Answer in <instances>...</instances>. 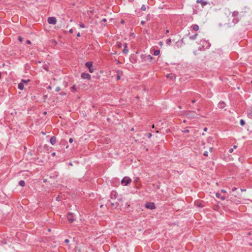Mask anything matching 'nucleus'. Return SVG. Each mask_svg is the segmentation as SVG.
I'll use <instances>...</instances> for the list:
<instances>
[{
    "label": "nucleus",
    "instance_id": "obj_1",
    "mask_svg": "<svg viewBox=\"0 0 252 252\" xmlns=\"http://www.w3.org/2000/svg\"><path fill=\"white\" fill-rule=\"evenodd\" d=\"M131 182V179L128 177H125L121 181V184L123 186H127Z\"/></svg>",
    "mask_w": 252,
    "mask_h": 252
},
{
    "label": "nucleus",
    "instance_id": "obj_2",
    "mask_svg": "<svg viewBox=\"0 0 252 252\" xmlns=\"http://www.w3.org/2000/svg\"><path fill=\"white\" fill-rule=\"evenodd\" d=\"M201 43L202 45V48L204 49H208L211 46V43L206 40H201Z\"/></svg>",
    "mask_w": 252,
    "mask_h": 252
},
{
    "label": "nucleus",
    "instance_id": "obj_3",
    "mask_svg": "<svg viewBox=\"0 0 252 252\" xmlns=\"http://www.w3.org/2000/svg\"><path fill=\"white\" fill-rule=\"evenodd\" d=\"M67 218L68 221L72 223L75 220V217L73 213H68L67 215Z\"/></svg>",
    "mask_w": 252,
    "mask_h": 252
},
{
    "label": "nucleus",
    "instance_id": "obj_4",
    "mask_svg": "<svg viewBox=\"0 0 252 252\" xmlns=\"http://www.w3.org/2000/svg\"><path fill=\"white\" fill-rule=\"evenodd\" d=\"M85 66L89 68V71L91 73L94 72V69L93 68V63L91 62H88L85 63Z\"/></svg>",
    "mask_w": 252,
    "mask_h": 252
},
{
    "label": "nucleus",
    "instance_id": "obj_5",
    "mask_svg": "<svg viewBox=\"0 0 252 252\" xmlns=\"http://www.w3.org/2000/svg\"><path fill=\"white\" fill-rule=\"evenodd\" d=\"M145 207L147 209L153 210L156 208V206L153 202H147L145 204Z\"/></svg>",
    "mask_w": 252,
    "mask_h": 252
},
{
    "label": "nucleus",
    "instance_id": "obj_6",
    "mask_svg": "<svg viewBox=\"0 0 252 252\" xmlns=\"http://www.w3.org/2000/svg\"><path fill=\"white\" fill-rule=\"evenodd\" d=\"M81 77L82 78L84 79H87L88 80H90L91 78V76L88 73L83 72L81 74Z\"/></svg>",
    "mask_w": 252,
    "mask_h": 252
},
{
    "label": "nucleus",
    "instance_id": "obj_7",
    "mask_svg": "<svg viewBox=\"0 0 252 252\" xmlns=\"http://www.w3.org/2000/svg\"><path fill=\"white\" fill-rule=\"evenodd\" d=\"M47 21L50 24H56L57 23L56 18L54 17H50L48 18Z\"/></svg>",
    "mask_w": 252,
    "mask_h": 252
},
{
    "label": "nucleus",
    "instance_id": "obj_8",
    "mask_svg": "<svg viewBox=\"0 0 252 252\" xmlns=\"http://www.w3.org/2000/svg\"><path fill=\"white\" fill-rule=\"evenodd\" d=\"M118 194L115 190H112L110 193V198L112 199H115L117 198Z\"/></svg>",
    "mask_w": 252,
    "mask_h": 252
},
{
    "label": "nucleus",
    "instance_id": "obj_9",
    "mask_svg": "<svg viewBox=\"0 0 252 252\" xmlns=\"http://www.w3.org/2000/svg\"><path fill=\"white\" fill-rule=\"evenodd\" d=\"M196 3H201V6L202 7H204V6H205L207 3L208 2L204 0H196Z\"/></svg>",
    "mask_w": 252,
    "mask_h": 252
},
{
    "label": "nucleus",
    "instance_id": "obj_10",
    "mask_svg": "<svg viewBox=\"0 0 252 252\" xmlns=\"http://www.w3.org/2000/svg\"><path fill=\"white\" fill-rule=\"evenodd\" d=\"M56 142V137L52 136L50 140V143L51 145H54Z\"/></svg>",
    "mask_w": 252,
    "mask_h": 252
},
{
    "label": "nucleus",
    "instance_id": "obj_11",
    "mask_svg": "<svg viewBox=\"0 0 252 252\" xmlns=\"http://www.w3.org/2000/svg\"><path fill=\"white\" fill-rule=\"evenodd\" d=\"M225 106V103L223 101L220 102L218 103V107L220 109H223Z\"/></svg>",
    "mask_w": 252,
    "mask_h": 252
},
{
    "label": "nucleus",
    "instance_id": "obj_12",
    "mask_svg": "<svg viewBox=\"0 0 252 252\" xmlns=\"http://www.w3.org/2000/svg\"><path fill=\"white\" fill-rule=\"evenodd\" d=\"M197 36H198V33H195L193 35L189 36V38L190 40H194L196 39Z\"/></svg>",
    "mask_w": 252,
    "mask_h": 252
},
{
    "label": "nucleus",
    "instance_id": "obj_13",
    "mask_svg": "<svg viewBox=\"0 0 252 252\" xmlns=\"http://www.w3.org/2000/svg\"><path fill=\"white\" fill-rule=\"evenodd\" d=\"M18 88L20 90H23L24 89V85L23 82H20L18 85Z\"/></svg>",
    "mask_w": 252,
    "mask_h": 252
},
{
    "label": "nucleus",
    "instance_id": "obj_14",
    "mask_svg": "<svg viewBox=\"0 0 252 252\" xmlns=\"http://www.w3.org/2000/svg\"><path fill=\"white\" fill-rule=\"evenodd\" d=\"M192 29L195 31H197L199 30V26L196 24H193L192 26Z\"/></svg>",
    "mask_w": 252,
    "mask_h": 252
},
{
    "label": "nucleus",
    "instance_id": "obj_15",
    "mask_svg": "<svg viewBox=\"0 0 252 252\" xmlns=\"http://www.w3.org/2000/svg\"><path fill=\"white\" fill-rule=\"evenodd\" d=\"M166 77L167 78H170L171 79H174L175 78V76H174V75L172 74H168L166 75Z\"/></svg>",
    "mask_w": 252,
    "mask_h": 252
},
{
    "label": "nucleus",
    "instance_id": "obj_16",
    "mask_svg": "<svg viewBox=\"0 0 252 252\" xmlns=\"http://www.w3.org/2000/svg\"><path fill=\"white\" fill-rule=\"evenodd\" d=\"M19 185L21 187H24L25 186V182L24 180H20L19 182Z\"/></svg>",
    "mask_w": 252,
    "mask_h": 252
},
{
    "label": "nucleus",
    "instance_id": "obj_17",
    "mask_svg": "<svg viewBox=\"0 0 252 252\" xmlns=\"http://www.w3.org/2000/svg\"><path fill=\"white\" fill-rule=\"evenodd\" d=\"M160 51L159 50H156L154 51L153 55L154 56H158L159 54Z\"/></svg>",
    "mask_w": 252,
    "mask_h": 252
},
{
    "label": "nucleus",
    "instance_id": "obj_18",
    "mask_svg": "<svg viewBox=\"0 0 252 252\" xmlns=\"http://www.w3.org/2000/svg\"><path fill=\"white\" fill-rule=\"evenodd\" d=\"M30 81V80L29 79H28V80H24V79H22L21 80V82H23L24 85V84H26V85H27L28 83Z\"/></svg>",
    "mask_w": 252,
    "mask_h": 252
},
{
    "label": "nucleus",
    "instance_id": "obj_19",
    "mask_svg": "<svg viewBox=\"0 0 252 252\" xmlns=\"http://www.w3.org/2000/svg\"><path fill=\"white\" fill-rule=\"evenodd\" d=\"M71 91L72 92H75L76 91V85H73L71 88Z\"/></svg>",
    "mask_w": 252,
    "mask_h": 252
},
{
    "label": "nucleus",
    "instance_id": "obj_20",
    "mask_svg": "<svg viewBox=\"0 0 252 252\" xmlns=\"http://www.w3.org/2000/svg\"><path fill=\"white\" fill-rule=\"evenodd\" d=\"M240 124L241 126H244L245 125V121L244 120L241 119L240 121Z\"/></svg>",
    "mask_w": 252,
    "mask_h": 252
},
{
    "label": "nucleus",
    "instance_id": "obj_21",
    "mask_svg": "<svg viewBox=\"0 0 252 252\" xmlns=\"http://www.w3.org/2000/svg\"><path fill=\"white\" fill-rule=\"evenodd\" d=\"M128 52V50L127 48H124V49L123 50V53L126 54Z\"/></svg>",
    "mask_w": 252,
    "mask_h": 252
},
{
    "label": "nucleus",
    "instance_id": "obj_22",
    "mask_svg": "<svg viewBox=\"0 0 252 252\" xmlns=\"http://www.w3.org/2000/svg\"><path fill=\"white\" fill-rule=\"evenodd\" d=\"M248 117L250 119H252V111H251L248 113Z\"/></svg>",
    "mask_w": 252,
    "mask_h": 252
},
{
    "label": "nucleus",
    "instance_id": "obj_23",
    "mask_svg": "<svg viewBox=\"0 0 252 252\" xmlns=\"http://www.w3.org/2000/svg\"><path fill=\"white\" fill-rule=\"evenodd\" d=\"M239 13L238 11H234L233 13H232V16L235 17V16H238Z\"/></svg>",
    "mask_w": 252,
    "mask_h": 252
},
{
    "label": "nucleus",
    "instance_id": "obj_24",
    "mask_svg": "<svg viewBox=\"0 0 252 252\" xmlns=\"http://www.w3.org/2000/svg\"><path fill=\"white\" fill-rule=\"evenodd\" d=\"M141 9L143 11H145L146 9V7L145 6V5H143L141 7Z\"/></svg>",
    "mask_w": 252,
    "mask_h": 252
},
{
    "label": "nucleus",
    "instance_id": "obj_25",
    "mask_svg": "<svg viewBox=\"0 0 252 252\" xmlns=\"http://www.w3.org/2000/svg\"><path fill=\"white\" fill-rule=\"evenodd\" d=\"M171 41V40L170 39H167L166 41V43L168 45H170Z\"/></svg>",
    "mask_w": 252,
    "mask_h": 252
},
{
    "label": "nucleus",
    "instance_id": "obj_26",
    "mask_svg": "<svg viewBox=\"0 0 252 252\" xmlns=\"http://www.w3.org/2000/svg\"><path fill=\"white\" fill-rule=\"evenodd\" d=\"M61 90V88L59 86L57 87L55 89V91L58 92H59Z\"/></svg>",
    "mask_w": 252,
    "mask_h": 252
},
{
    "label": "nucleus",
    "instance_id": "obj_27",
    "mask_svg": "<svg viewBox=\"0 0 252 252\" xmlns=\"http://www.w3.org/2000/svg\"><path fill=\"white\" fill-rule=\"evenodd\" d=\"M79 27L81 28H85V26L84 24L83 23H81L79 24Z\"/></svg>",
    "mask_w": 252,
    "mask_h": 252
},
{
    "label": "nucleus",
    "instance_id": "obj_28",
    "mask_svg": "<svg viewBox=\"0 0 252 252\" xmlns=\"http://www.w3.org/2000/svg\"><path fill=\"white\" fill-rule=\"evenodd\" d=\"M145 57H146L147 59H149V60H152L153 59V57H151L150 55H148V56H145Z\"/></svg>",
    "mask_w": 252,
    "mask_h": 252
},
{
    "label": "nucleus",
    "instance_id": "obj_29",
    "mask_svg": "<svg viewBox=\"0 0 252 252\" xmlns=\"http://www.w3.org/2000/svg\"><path fill=\"white\" fill-rule=\"evenodd\" d=\"M147 135V137L149 138H151L152 136V134L151 133H148Z\"/></svg>",
    "mask_w": 252,
    "mask_h": 252
},
{
    "label": "nucleus",
    "instance_id": "obj_30",
    "mask_svg": "<svg viewBox=\"0 0 252 252\" xmlns=\"http://www.w3.org/2000/svg\"><path fill=\"white\" fill-rule=\"evenodd\" d=\"M203 155H204V156L207 157V156H208V152H207V151H205V152H204Z\"/></svg>",
    "mask_w": 252,
    "mask_h": 252
},
{
    "label": "nucleus",
    "instance_id": "obj_31",
    "mask_svg": "<svg viewBox=\"0 0 252 252\" xmlns=\"http://www.w3.org/2000/svg\"><path fill=\"white\" fill-rule=\"evenodd\" d=\"M189 129H185L184 130L182 131L184 133H188L189 132Z\"/></svg>",
    "mask_w": 252,
    "mask_h": 252
},
{
    "label": "nucleus",
    "instance_id": "obj_32",
    "mask_svg": "<svg viewBox=\"0 0 252 252\" xmlns=\"http://www.w3.org/2000/svg\"><path fill=\"white\" fill-rule=\"evenodd\" d=\"M121 76L120 74H118L117 76V80H119L120 79Z\"/></svg>",
    "mask_w": 252,
    "mask_h": 252
},
{
    "label": "nucleus",
    "instance_id": "obj_33",
    "mask_svg": "<svg viewBox=\"0 0 252 252\" xmlns=\"http://www.w3.org/2000/svg\"><path fill=\"white\" fill-rule=\"evenodd\" d=\"M216 197H218V198L220 197V193H219V192H217V193H216Z\"/></svg>",
    "mask_w": 252,
    "mask_h": 252
},
{
    "label": "nucleus",
    "instance_id": "obj_34",
    "mask_svg": "<svg viewBox=\"0 0 252 252\" xmlns=\"http://www.w3.org/2000/svg\"><path fill=\"white\" fill-rule=\"evenodd\" d=\"M73 141V139L72 138H70L69 139V142L71 143H72Z\"/></svg>",
    "mask_w": 252,
    "mask_h": 252
},
{
    "label": "nucleus",
    "instance_id": "obj_35",
    "mask_svg": "<svg viewBox=\"0 0 252 252\" xmlns=\"http://www.w3.org/2000/svg\"><path fill=\"white\" fill-rule=\"evenodd\" d=\"M60 95H65L66 94V93L63 92H61L60 94Z\"/></svg>",
    "mask_w": 252,
    "mask_h": 252
},
{
    "label": "nucleus",
    "instance_id": "obj_36",
    "mask_svg": "<svg viewBox=\"0 0 252 252\" xmlns=\"http://www.w3.org/2000/svg\"><path fill=\"white\" fill-rule=\"evenodd\" d=\"M18 40L20 41V42H22V38L21 37V36H18Z\"/></svg>",
    "mask_w": 252,
    "mask_h": 252
},
{
    "label": "nucleus",
    "instance_id": "obj_37",
    "mask_svg": "<svg viewBox=\"0 0 252 252\" xmlns=\"http://www.w3.org/2000/svg\"><path fill=\"white\" fill-rule=\"evenodd\" d=\"M233 149H232V148H231V149H230L229 150V152L230 153H232V152H233Z\"/></svg>",
    "mask_w": 252,
    "mask_h": 252
},
{
    "label": "nucleus",
    "instance_id": "obj_38",
    "mask_svg": "<svg viewBox=\"0 0 252 252\" xmlns=\"http://www.w3.org/2000/svg\"><path fill=\"white\" fill-rule=\"evenodd\" d=\"M236 189H237V188H236V187H233V188L232 189V191H235Z\"/></svg>",
    "mask_w": 252,
    "mask_h": 252
},
{
    "label": "nucleus",
    "instance_id": "obj_39",
    "mask_svg": "<svg viewBox=\"0 0 252 252\" xmlns=\"http://www.w3.org/2000/svg\"><path fill=\"white\" fill-rule=\"evenodd\" d=\"M69 32L71 33H72L73 32V30L72 29H71L69 30Z\"/></svg>",
    "mask_w": 252,
    "mask_h": 252
},
{
    "label": "nucleus",
    "instance_id": "obj_40",
    "mask_svg": "<svg viewBox=\"0 0 252 252\" xmlns=\"http://www.w3.org/2000/svg\"><path fill=\"white\" fill-rule=\"evenodd\" d=\"M64 242L66 243H68L69 242V240L66 239L64 240Z\"/></svg>",
    "mask_w": 252,
    "mask_h": 252
},
{
    "label": "nucleus",
    "instance_id": "obj_41",
    "mask_svg": "<svg viewBox=\"0 0 252 252\" xmlns=\"http://www.w3.org/2000/svg\"><path fill=\"white\" fill-rule=\"evenodd\" d=\"M221 199L222 200H223L225 199V197L224 196H222L221 197H220Z\"/></svg>",
    "mask_w": 252,
    "mask_h": 252
},
{
    "label": "nucleus",
    "instance_id": "obj_42",
    "mask_svg": "<svg viewBox=\"0 0 252 252\" xmlns=\"http://www.w3.org/2000/svg\"><path fill=\"white\" fill-rule=\"evenodd\" d=\"M26 43H28V44H31V41H30V40H27L26 41Z\"/></svg>",
    "mask_w": 252,
    "mask_h": 252
},
{
    "label": "nucleus",
    "instance_id": "obj_43",
    "mask_svg": "<svg viewBox=\"0 0 252 252\" xmlns=\"http://www.w3.org/2000/svg\"><path fill=\"white\" fill-rule=\"evenodd\" d=\"M158 44H159L160 46H162V45H163V43H162V42L160 41V42H159Z\"/></svg>",
    "mask_w": 252,
    "mask_h": 252
},
{
    "label": "nucleus",
    "instance_id": "obj_44",
    "mask_svg": "<svg viewBox=\"0 0 252 252\" xmlns=\"http://www.w3.org/2000/svg\"><path fill=\"white\" fill-rule=\"evenodd\" d=\"M213 149V147H210V148H209V151H210V152H212Z\"/></svg>",
    "mask_w": 252,
    "mask_h": 252
},
{
    "label": "nucleus",
    "instance_id": "obj_45",
    "mask_svg": "<svg viewBox=\"0 0 252 252\" xmlns=\"http://www.w3.org/2000/svg\"><path fill=\"white\" fill-rule=\"evenodd\" d=\"M145 22L144 21H141V24L144 25L145 24Z\"/></svg>",
    "mask_w": 252,
    "mask_h": 252
},
{
    "label": "nucleus",
    "instance_id": "obj_46",
    "mask_svg": "<svg viewBox=\"0 0 252 252\" xmlns=\"http://www.w3.org/2000/svg\"><path fill=\"white\" fill-rule=\"evenodd\" d=\"M221 191L223 193H226V190L224 189H221Z\"/></svg>",
    "mask_w": 252,
    "mask_h": 252
},
{
    "label": "nucleus",
    "instance_id": "obj_47",
    "mask_svg": "<svg viewBox=\"0 0 252 252\" xmlns=\"http://www.w3.org/2000/svg\"><path fill=\"white\" fill-rule=\"evenodd\" d=\"M80 33L79 32H78L77 34V37H80Z\"/></svg>",
    "mask_w": 252,
    "mask_h": 252
},
{
    "label": "nucleus",
    "instance_id": "obj_48",
    "mask_svg": "<svg viewBox=\"0 0 252 252\" xmlns=\"http://www.w3.org/2000/svg\"><path fill=\"white\" fill-rule=\"evenodd\" d=\"M106 21H107L106 19L105 18L103 19L102 20V21L104 22H106Z\"/></svg>",
    "mask_w": 252,
    "mask_h": 252
},
{
    "label": "nucleus",
    "instance_id": "obj_49",
    "mask_svg": "<svg viewBox=\"0 0 252 252\" xmlns=\"http://www.w3.org/2000/svg\"><path fill=\"white\" fill-rule=\"evenodd\" d=\"M124 48H127V44L126 43L124 44Z\"/></svg>",
    "mask_w": 252,
    "mask_h": 252
},
{
    "label": "nucleus",
    "instance_id": "obj_50",
    "mask_svg": "<svg viewBox=\"0 0 252 252\" xmlns=\"http://www.w3.org/2000/svg\"><path fill=\"white\" fill-rule=\"evenodd\" d=\"M203 130H204V131H206L207 130V127H204Z\"/></svg>",
    "mask_w": 252,
    "mask_h": 252
},
{
    "label": "nucleus",
    "instance_id": "obj_51",
    "mask_svg": "<svg viewBox=\"0 0 252 252\" xmlns=\"http://www.w3.org/2000/svg\"><path fill=\"white\" fill-rule=\"evenodd\" d=\"M241 191H245L246 190L245 189H241Z\"/></svg>",
    "mask_w": 252,
    "mask_h": 252
},
{
    "label": "nucleus",
    "instance_id": "obj_52",
    "mask_svg": "<svg viewBox=\"0 0 252 252\" xmlns=\"http://www.w3.org/2000/svg\"><path fill=\"white\" fill-rule=\"evenodd\" d=\"M55 155H56V153H53L52 154V156H55Z\"/></svg>",
    "mask_w": 252,
    "mask_h": 252
},
{
    "label": "nucleus",
    "instance_id": "obj_53",
    "mask_svg": "<svg viewBox=\"0 0 252 252\" xmlns=\"http://www.w3.org/2000/svg\"><path fill=\"white\" fill-rule=\"evenodd\" d=\"M196 102L195 100H192V103H194Z\"/></svg>",
    "mask_w": 252,
    "mask_h": 252
},
{
    "label": "nucleus",
    "instance_id": "obj_54",
    "mask_svg": "<svg viewBox=\"0 0 252 252\" xmlns=\"http://www.w3.org/2000/svg\"><path fill=\"white\" fill-rule=\"evenodd\" d=\"M111 204L112 206H114L115 205V204L114 203H111Z\"/></svg>",
    "mask_w": 252,
    "mask_h": 252
},
{
    "label": "nucleus",
    "instance_id": "obj_55",
    "mask_svg": "<svg viewBox=\"0 0 252 252\" xmlns=\"http://www.w3.org/2000/svg\"><path fill=\"white\" fill-rule=\"evenodd\" d=\"M169 32V30H166V33H168V32Z\"/></svg>",
    "mask_w": 252,
    "mask_h": 252
},
{
    "label": "nucleus",
    "instance_id": "obj_56",
    "mask_svg": "<svg viewBox=\"0 0 252 252\" xmlns=\"http://www.w3.org/2000/svg\"><path fill=\"white\" fill-rule=\"evenodd\" d=\"M181 41H182V42H184V38H182Z\"/></svg>",
    "mask_w": 252,
    "mask_h": 252
},
{
    "label": "nucleus",
    "instance_id": "obj_57",
    "mask_svg": "<svg viewBox=\"0 0 252 252\" xmlns=\"http://www.w3.org/2000/svg\"><path fill=\"white\" fill-rule=\"evenodd\" d=\"M233 148H234V149L236 148H237V146L234 145V146H233Z\"/></svg>",
    "mask_w": 252,
    "mask_h": 252
},
{
    "label": "nucleus",
    "instance_id": "obj_58",
    "mask_svg": "<svg viewBox=\"0 0 252 252\" xmlns=\"http://www.w3.org/2000/svg\"><path fill=\"white\" fill-rule=\"evenodd\" d=\"M46 181H47L46 179H44L43 182H46Z\"/></svg>",
    "mask_w": 252,
    "mask_h": 252
},
{
    "label": "nucleus",
    "instance_id": "obj_59",
    "mask_svg": "<svg viewBox=\"0 0 252 252\" xmlns=\"http://www.w3.org/2000/svg\"><path fill=\"white\" fill-rule=\"evenodd\" d=\"M48 89H51V87L49 86V87H48Z\"/></svg>",
    "mask_w": 252,
    "mask_h": 252
},
{
    "label": "nucleus",
    "instance_id": "obj_60",
    "mask_svg": "<svg viewBox=\"0 0 252 252\" xmlns=\"http://www.w3.org/2000/svg\"><path fill=\"white\" fill-rule=\"evenodd\" d=\"M1 73L0 72V79H1Z\"/></svg>",
    "mask_w": 252,
    "mask_h": 252
},
{
    "label": "nucleus",
    "instance_id": "obj_61",
    "mask_svg": "<svg viewBox=\"0 0 252 252\" xmlns=\"http://www.w3.org/2000/svg\"><path fill=\"white\" fill-rule=\"evenodd\" d=\"M124 20H122V21H121V23H124Z\"/></svg>",
    "mask_w": 252,
    "mask_h": 252
},
{
    "label": "nucleus",
    "instance_id": "obj_62",
    "mask_svg": "<svg viewBox=\"0 0 252 252\" xmlns=\"http://www.w3.org/2000/svg\"><path fill=\"white\" fill-rule=\"evenodd\" d=\"M186 120H184V121H183V122H184V123H186Z\"/></svg>",
    "mask_w": 252,
    "mask_h": 252
},
{
    "label": "nucleus",
    "instance_id": "obj_63",
    "mask_svg": "<svg viewBox=\"0 0 252 252\" xmlns=\"http://www.w3.org/2000/svg\"><path fill=\"white\" fill-rule=\"evenodd\" d=\"M152 127H153V128H154V125H153Z\"/></svg>",
    "mask_w": 252,
    "mask_h": 252
},
{
    "label": "nucleus",
    "instance_id": "obj_64",
    "mask_svg": "<svg viewBox=\"0 0 252 252\" xmlns=\"http://www.w3.org/2000/svg\"><path fill=\"white\" fill-rule=\"evenodd\" d=\"M251 83L252 84V80L251 81Z\"/></svg>",
    "mask_w": 252,
    "mask_h": 252
}]
</instances>
